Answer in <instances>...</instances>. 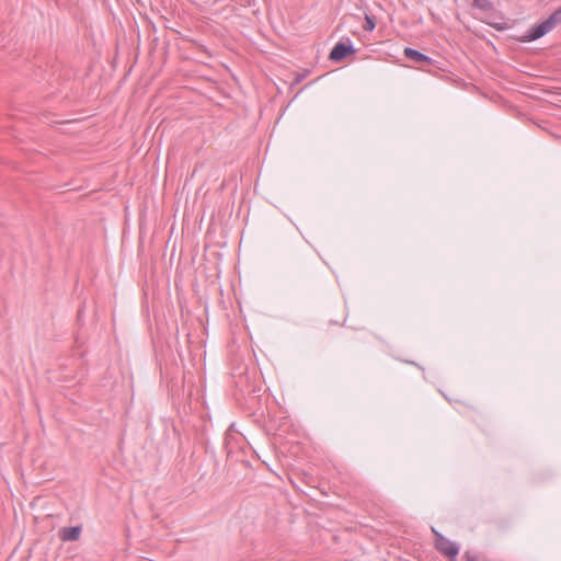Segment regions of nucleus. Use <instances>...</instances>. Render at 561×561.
<instances>
[{"instance_id":"3","label":"nucleus","mask_w":561,"mask_h":561,"mask_svg":"<svg viewBox=\"0 0 561 561\" xmlns=\"http://www.w3.org/2000/svg\"><path fill=\"white\" fill-rule=\"evenodd\" d=\"M354 53V49L351 45H345L344 43H337L330 53L329 58L333 61L342 60L347 54Z\"/></svg>"},{"instance_id":"8","label":"nucleus","mask_w":561,"mask_h":561,"mask_svg":"<svg viewBox=\"0 0 561 561\" xmlns=\"http://www.w3.org/2000/svg\"><path fill=\"white\" fill-rule=\"evenodd\" d=\"M305 78H306V73H304V75H298V76H297V78L295 79V81L298 83V82H300V81H301L302 79H305Z\"/></svg>"},{"instance_id":"5","label":"nucleus","mask_w":561,"mask_h":561,"mask_svg":"<svg viewBox=\"0 0 561 561\" xmlns=\"http://www.w3.org/2000/svg\"><path fill=\"white\" fill-rule=\"evenodd\" d=\"M403 54L407 58H409L415 62H428V64L432 62V59L428 56H426L413 48H409V47L405 48Z\"/></svg>"},{"instance_id":"4","label":"nucleus","mask_w":561,"mask_h":561,"mask_svg":"<svg viewBox=\"0 0 561 561\" xmlns=\"http://www.w3.org/2000/svg\"><path fill=\"white\" fill-rule=\"evenodd\" d=\"M80 534V527H65L59 530V537L64 541L77 540Z\"/></svg>"},{"instance_id":"6","label":"nucleus","mask_w":561,"mask_h":561,"mask_svg":"<svg viewBox=\"0 0 561 561\" xmlns=\"http://www.w3.org/2000/svg\"><path fill=\"white\" fill-rule=\"evenodd\" d=\"M472 5L484 12L493 10V3L491 2V0H473Z\"/></svg>"},{"instance_id":"7","label":"nucleus","mask_w":561,"mask_h":561,"mask_svg":"<svg viewBox=\"0 0 561 561\" xmlns=\"http://www.w3.org/2000/svg\"><path fill=\"white\" fill-rule=\"evenodd\" d=\"M376 26L375 18L368 14H365V24L363 28L367 32H371Z\"/></svg>"},{"instance_id":"1","label":"nucleus","mask_w":561,"mask_h":561,"mask_svg":"<svg viewBox=\"0 0 561 561\" xmlns=\"http://www.w3.org/2000/svg\"><path fill=\"white\" fill-rule=\"evenodd\" d=\"M561 23V7L556 10L547 20L539 23L538 25L534 26L528 35L527 38L529 41H535L543 35H546L548 32L553 30L558 24Z\"/></svg>"},{"instance_id":"2","label":"nucleus","mask_w":561,"mask_h":561,"mask_svg":"<svg viewBox=\"0 0 561 561\" xmlns=\"http://www.w3.org/2000/svg\"><path fill=\"white\" fill-rule=\"evenodd\" d=\"M433 533L435 535L436 549L447 558L455 559L459 552V547L436 530L433 529Z\"/></svg>"}]
</instances>
